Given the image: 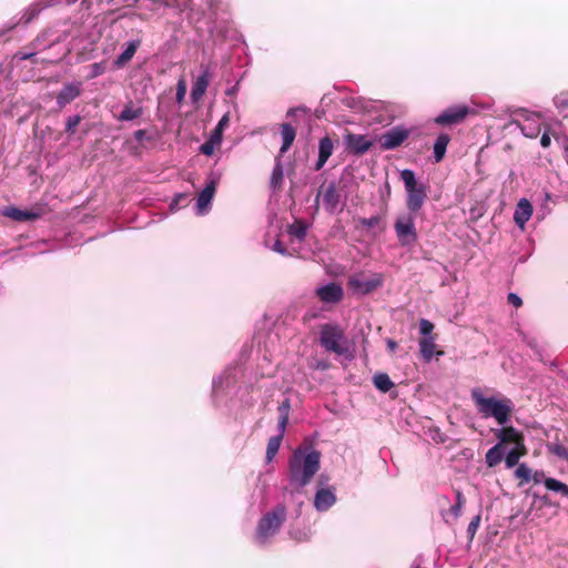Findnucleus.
Instances as JSON below:
<instances>
[{
    "label": "nucleus",
    "instance_id": "1",
    "mask_svg": "<svg viewBox=\"0 0 568 568\" xmlns=\"http://www.w3.org/2000/svg\"><path fill=\"white\" fill-rule=\"evenodd\" d=\"M304 507L302 499H282L275 505L264 506L252 536L253 544L260 548L271 546L283 524L300 519Z\"/></svg>",
    "mask_w": 568,
    "mask_h": 568
},
{
    "label": "nucleus",
    "instance_id": "2",
    "mask_svg": "<svg viewBox=\"0 0 568 568\" xmlns=\"http://www.w3.org/2000/svg\"><path fill=\"white\" fill-rule=\"evenodd\" d=\"M321 467V453L312 446H298L288 459V484L293 489L308 485Z\"/></svg>",
    "mask_w": 568,
    "mask_h": 568
},
{
    "label": "nucleus",
    "instance_id": "3",
    "mask_svg": "<svg viewBox=\"0 0 568 568\" xmlns=\"http://www.w3.org/2000/svg\"><path fill=\"white\" fill-rule=\"evenodd\" d=\"M470 397L477 413L483 418H494L500 426L507 425L515 408L510 398L501 396H485L479 387L470 390Z\"/></svg>",
    "mask_w": 568,
    "mask_h": 568
},
{
    "label": "nucleus",
    "instance_id": "4",
    "mask_svg": "<svg viewBox=\"0 0 568 568\" xmlns=\"http://www.w3.org/2000/svg\"><path fill=\"white\" fill-rule=\"evenodd\" d=\"M320 344L326 351L337 355L348 352L347 338L341 326L332 323L323 324L320 328Z\"/></svg>",
    "mask_w": 568,
    "mask_h": 568
},
{
    "label": "nucleus",
    "instance_id": "5",
    "mask_svg": "<svg viewBox=\"0 0 568 568\" xmlns=\"http://www.w3.org/2000/svg\"><path fill=\"white\" fill-rule=\"evenodd\" d=\"M541 115L527 109H517L513 112L510 124L520 129L521 133L529 139H535L540 133Z\"/></svg>",
    "mask_w": 568,
    "mask_h": 568
},
{
    "label": "nucleus",
    "instance_id": "6",
    "mask_svg": "<svg viewBox=\"0 0 568 568\" xmlns=\"http://www.w3.org/2000/svg\"><path fill=\"white\" fill-rule=\"evenodd\" d=\"M394 230L402 246H412L417 241L415 215L412 213L397 216Z\"/></svg>",
    "mask_w": 568,
    "mask_h": 568
},
{
    "label": "nucleus",
    "instance_id": "7",
    "mask_svg": "<svg viewBox=\"0 0 568 568\" xmlns=\"http://www.w3.org/2000/svg\"><path fill=\"white\" fill-rule=\"evenodd\" d=\"M221 179V173L211 171L207 175V182L204 189L199 193L195 204V213L200 216L205 215L212 207V200L214 197L216 185Z\"/></svg>",
    "mask_w": 568,
    "mask_h": 568
},
{
    "label": "nucleus",
    "instance_id": "8",
    "mask_svg": "<svg viewBox=\"0 0 568 568\" xmlns=\"http://www.w3.org/2000/svg\"><path fill=\"white\" fill-rule=\"evenodd\" d=\"M74 0H36L33 3H31L26 11L22 13L21 18L18 21H14L10 23L6 30H0V36L4 34L6 32L12 30L18 23L23 22L26 24L30 23L32 20H34L40 12L43 9L60 4V3H67L71 4Z\"/></svg>",
    "mask_w": 568,
    "mask_h": 568
},
{
    "label": "nucleus",
    "instance_id": "9",
    "mask_svg": "<svg viewBox=\"0 0 568 568\" xmlns=\"http://www.w3.org/2000/svg\"><path fill=\"white\" fill-rule=\"evenodd\" d=\"M410 130L404 125H396L382 133L378 142L382 150H395L409 136Z\"/></svg>",
    "mask_w": 568,
    "mask_h": 568
},
{
    "label": "nucleus",
    "instance_id": "10",
    "mask_svg": "<svg viewBox=\"0 0 568 568\" xmlns=\"http://www.w3.org/2000/svg\"><path fill=\"white\" fill-rule=\"evenodd\" d=\"M384 283V277L381 273H374L368 278H363L361 275H353L348 280L349 287L357 294L367 295L373 291L381 287Z\"/></svg>",
    "mask_w": 568,
    "mask_h": 568
},
{
    "label": "nucleus",
    "instance_id": "11",
    "mask_svg": "<svg viewBox=\"0 0 568 568\" xmlns=\"http://www.w3.org/2000/svg\"><path fill=\"white\" fill-rule=\"evenodd\" d=\"M467 105H453L436 116L435 122L439 125L458 124L469 114Z\"/></svg>",
    "mask_w": 568,
    "mask_h": 568
},
{
    "label": "nucleus",
    "instance_id": "12",
    "mask_svg": "<svg viewBox=\"0 0 568 568\" xmlns=\"http://www.w3.org/2000/svg\"><path fill=\"white\" fill-rule=\"evenodd\" d=\"M236 368L227 367L222 374L214 377L212 381V398L217 400L220 395L229 387L235 384Z\"/></svg>",
    "mask_w": 568,
    "mask_h": 568
},
{
    "label": "nucleus",
    "instance_id": "13",
    "mask_svg": "<svg viewBox=\"0 0 568 568\" xmlns=\"http://www.w3.org/2000/svg\"><path fill=\"white\" fill-rule=\"evenodd\" d=\"M236 368L227 367L222 374L214 377L212 381V398L217 400L220 395L229 387L235 384Z\"/></svg>",
    "mask_w": 568,
    "mask_h": 568
},
{
    "label": "nucleus",
    "instance_id": "14",
    "mask_svg": "<svg viewBox=\"0 0 568 568\" xmlns=\"http://www.w3.org/2000/svg\"><path fill=\"white\" fill-rule=\"evenodd\" d=\"M82 93V83L79 81H72L63 84L61 90L58 92L55 97V103L59 109H63L71 102H73L77 98H79Z\"/></svg>",
    "mask_w": 568,
    "mask_h": 568
},
{
    "label": "nucleus",
    "instance_id": "15",
    "mask_svg": "<svg viewBox=\"0 0 568 568\" xmlns=\"http://www.w3.org/2000/svg\"><path fill=\"white\" fill-rule=\"evenodd\" d=\"M494 435L498 439V444H510L513 447H524L523 435L513 426H501L500 428L493 429Z\"/></svg>",
    "mask_w": 568,
    "mask_h": 568
},
{
    "label": "nucleus",
    "instance_id": "16",
    "mask_svg": "<svg viewBox=\"0 0 568 568\" xmlns=\"http://www.w3.org/2000/svg\"><path fill=\"white\" fill-rule=\"evenodd\" d=\"M323 205L325 210L331 213H339L343 211V204L341 201V194L336 190L334 182L329 183L323 194Z\"/></svg>",
    "mask_w": 568,
    "mask_h": 568
},
{
    "label": "nucleus",
    "instance_id": "17",
    "mask_svg": "<svg viewBox=\"0 0 568 568\" xmlns=\"http://www.w3.org/2000/svg\"><path fill=\"white\" fill-rule=\"evenodd\" d=\"M346 148L355 155L366 153L373 145L372 141L365 135L348 133L344 138Z\"/></svg>",
    "mask_w": 568,
    "mask_h": 568
},
{
    "label": "nucleus",
    "instance_id": "18",
    "mask_svg": "<svg viewBox=\"0 0 568 568\" xmlns=\"http://www.w3.org/2000/svg\"><path fill=\"white\" fill-rule=\"evenodd\" d=\"M211 78H212V71L210 70V68L202 67L201 73L195 78V80L193 81V84H192V89H191L192 101L196 102L202 99V97L204 95V93L209 87Z\"/></svg>",
    "mask_w": 568,
    "mask_h": 568
},
{
    "label": "nucleus",
    "instance_id": "19",
    "mask_svg": "<svg viewBox=\"0 0 568 568\" xmlns=\"http://www.w3.org/2000/svg\"><path fill=\"white\" fill-rule=\"evenodd\" d=\"M407 199H406V206L408 209V213H416L419 211L427 197L426 194V186L423 184H419V186L410 189V191H406Z\"/></svg>",
    "mask_w": 568,
    "mask_h": 568
},
{
    "label": "nucleus",
    "instance_id": "20",
    "mask_svg": "<svg viewBox=\"0 0 568 568\" xmlns=\"http://www.w3.org/2000/svg\"><path fill=\"white\" fill-rule=\"evenodd\" d=\"M287 523H290L288 535L293 540L305 542L311 539L312 530L305 525V523H308L307 520L303 521V518H300L297 520H288Z\"/></svg>",
    "mask_w": 568,
    "mask_h": 568
},
{
    "label": "nucleus",
    "instance_id": "21",
    "mask_svg": "<svg viewBox=\"0 0 568 568\" xmlns=\"http://www.w3.org/2000/svg\"><path fill=\"white\" fill-rule=\"evenodd\" d=\"M532 205L527 199L523 197L518 201L514 213V221L521 231L525 230L526 223L532 215Z\"/></svg>",
    "mask_w": 568,
    "mask_h": 568
},
{
    "label": "nucleus",
    "instance_id": "22",
    "mask_svg": "<svg viewBox=\"0 0 568 568\" xmlns=\"http://www.w3.org/2000/svg\"><path fill=\"white\" fill-rule=\"evenodd\" d=\"M318 297L324 303H337L343 297V288L336 283H328L317 288Z\"/></svg>",
    "mask_w": 568,
    "mask_h": 568
},
{
    "label": "nucleus",
    "instance_id": "23",
    "mask_svg": "<svg viewBox=\"0 0 568 568\" xmlns=\"http://www.w3.org/2000/svg\"><path fill=\"white\" fill-rule=\"evenodd\" d=\"M302 501L304 503L305 507H304L303 516L301 518H303V521L304 520L310 521L311 520L310 513L313 509H315L317 513H325L329 508L333 507L336 499H313L312 504L310 503L311 499H308L307 503H305L304 500H302Z\"/></svg>",
    "mask_w": 568,
    "mask_h": 568
},
{
    "label": "nucleus",
    "instance_id": "24",
    "mask_svg": "<svg viewBox=\"0 0 568 568\" xmlns=\"http://www.w3.org/2000/svg\"><path fill=\"white\" fill-rule=\"evenodd\" d=\"M334 150V143L329 136H324L318 142V158L314 169L320 171L323 169Z\"/></svg>",
    "mask_w": 568,
    "mask_h": 568
},
{
    "label": "nucleus",
    "instance_id": "25",
    "mask_svg": "<svg viewBox=\"0 0 568 568\" xmlns=\"http://www.w3.org/2000/svg\"><path fill=\"white\" fill-rule=\"evenodd\" d=\"M140 45V40H131L126 43V48L123 52L114 60L113 64L116 69L122 68L125 63H128L133 55L135 54L138 48Z\"/></svg>",
    "mask_w": 568,
    "mask_h": 568
},
{
    "label": "nucleus",
    "instance_id": "26",
    "mask_svg": "<svg viewBox=\"0 0 568 568\" xmlns=\"http://www.w3.org/2000/svg\"><path fill=\"white\" fill-rule=\"evenodd\" d=\"M281 135L282 146L280 151L283 154L292 146L296 136V130L290 123H283L281 125Z\"/></svg>",
    "mask_w": 568,
    "mask_h": 568
},
{
    "label": "nucleus",
    "instance_id": "27",
    "mask_svg": "<svg viewBox=\"0 0 568 568\" xmlns=\"http://www.w3.org/2000/svg\"><path fill=\"white\" fill-rule=\"evenodd\" d=\"M277 432H278L277 435L272 436L267 442L266 455H265L266 463L273 462V459L275 458V456L278 453V449L281 447V444H282L285 433H282L281 430H277Z\"/></svg>",
    "mask_w": 568,
    "mask_h": 568
},
{
    "label": "nucleus",
    "instance_id": "28",
    "mask_svg": "<svg viewBox=\"0 0 568 568\" xmlns=\"http://www.w3.org/2000/svg\"><path fill=\"white\" fill-rule=\"evenodd\" d=\"M143 114L142 106H134L132 102L124 105L121 113L118 115V120L122 122L133 121Z\"/></svg>",
    "mask_w": 568,
    "mask_h": 568
},
{
    "label": "nucleus",
    "instance_id": "29",
    "mask_svg": "<svg viewBox=\"0 0 568 568\" xmlns=\"http://www.w3.org/2000/svg\"><path fill=\"white\" fill-rule=\"evenodd\" d=\"M4 215L8 217H11L14 221L22 222V221H32L38 217V213H34L32 211H24L20 210L18 207H8L4 211Z\"/></svg>",
    "mask_w": 568,
    "mask_h": 568
},
{
    "label": "nucleus",
    "instance_id": "30",
    "mask_svg": "<svg viewBox=\"0 0 568 568\" xmlns=\"http://www.w3.org/2000/svg\"><path fill=\"white\" fill-rule=\"evenodd\" d=\"M435 338L434 337H422L419 339V351L425 362H430L435 355Z\"/></svg>",
    "mask_w": 568,
    "mask_h": 568
},
{
    "label": "nucleus",
    "instance_id": "31",
    "mask_svg": "<svg viewBox=\"0 0 568 568\" xmlns=\"http://www.w3.org/2000/svg\"><path fill=\"white\" fill-rule=\"evenodd\" d=\"M504 456L505 449L500 444L497 443L495 446L488 449L485 456V460L489 467H495L503 460Z\"/></svg>",
    "mask_w": 568,
    "mask_h": 568
},
{
    "label": "nucleus",
    "instance_id": "32",
    "mask_svg": "<svg viewBox=\"0 0 568 568\" xmlns=\"http://www.w3.org/2000/svg\"><path fill=\"white\" fill-rule=\"evenodd\" d=\"M448 134H439L434 143V160L440 162L446 153L447 145L449 143Z\"/></svg>",
    "mask_w": 568,
    "mask_h": 568
},
{
    "label": "nucleus",
    "instance_id": "33",
    "mask_svg": "<svg viewBox=\"0 0 568 568\" xmlns=\"http://www.w3.org/2000/svg\"><path fill=\"white\" fill-rule=\"evenodd\" d=\"M278 423H277V430H281L282 433H285L286 425L288 423V416H290V409H291V402L288 398H285L280 405H278Z\"/></svg>",
    "mask_w": 568,
    "mask_h": 568
},
{
    "label": "nucleus",
    "instance_id": "34",
    "mask_svg": "<svg viewBox=\"0 0 568 568\" xmlns=\"http://www.w3.org/2000/svg\"><path fill=\"white\" fill-rule=\"evenodd\" d=\"M308 225L304 221H295L287 226V233L302 242L306 237Z\"/></svg>",
    "mask_w": 568,
    "mask_h": 568
},
{
    "label": "nucleus",
    "instance_id": "35",
    "mask_svg": "<svg viewBox=\"0 0 568 568\" xmlns=\"http://www.w3.org/2000/svg\"><path fill=\"white\" fill-rule=\"evenodd\" d=\"M374 386L382 393H387L394 387L393 381L386 373H377L373 376Z\"/></svg>",
    "mask_w": 568,
    "mask_h": 568
},
{
    "label": "nucleus",
    "instance_id": "36",
    "mask_svg": "<svg viewBox=\"0 0 568 568\" xmlns=\"http://www.w3.org/2000/svg\"><path fill=\"white\" fill-rule=\"evenodd\" d=\"M463 499H457V503L450 506L447 510H442V517L446 524H452L462 515Z\"/></svg>",
    "mask_w": 568,
    "mask_h": 568
},
{
    "label": "nucleus",
    "instance_id": "37",
    "mask_svg": "<svg viewBox=\"0 0 568 568\" xmlns=\"http://www.w3.org/2000/svg\"><path fill=\"white\" fill-rule=\"evenodd\" d=\"M545 488L549 491L560 495L561 497H568V486L558 479L549 477L546 481Z\"/></svg>",
    "mask_w": 568,
    "mask_h": 568
},
{
    "label": "nucleus",
    "instance_id": "38",
    "mask_svg": "<svg viewBox=\"0 0 568 568\" xmlns=\"http://www.w3.org/2000/svg\"><path fill=\"white\" fill-rule=\"evenodd\" d=\"M230 124V112H226L219 121L214 130L211 132L210 136L213 138L214 141L222 142L223 132Z\"/></svg>",
    "mask_w": 568,
    "mask_h": 568
},
{
    "label": "nucleus",
    "instance_id": "39",
    "mask_svg": "<svg viewBox=\"0 0 568 568\" xmlns=\"http://www.w3.org/2000/svg\"><path fill=\"white\" fill-rule=\"evenodd\" d=\"M314 497H335V488L329 486L327 479L321 476Z\"/></svg>",
    "mask_w": 568,
    "mask_h": 568
},
{
    "label": "nucleus",
    "instance_id": "40",
    "mask_svg": "<svg viewBox=\"0 0 568 568\" xmlns=\"http://www.w3.org/2000/svg\"><path fill=\"white\" fill-rule=\"evenodd\" d=\"M520 450L525 452V446L524 447H513L505 455V464H506L507 468H513L518 464L520 455H521Z\"/></svg>",
    "mask_w": 568,
    "mask_h": 568
},
{
    "label": "nucleus",
    "instance_id": "41",
    "mask_svg": "<svg viewBox=\"0 0 568 568\" xmlns=\"http://www.w3.org/2000/svg\"><path fill=\"white\" fill-rule=\"evenodd\" d=\"M400 179L404 182L405 190L410 191V189L419 186L416 182V176L414 171L409 169H405L400 172Z\"/></svg>",
    "mask_w": 568,
    "mask_h": 568
},
{
    "label": "nucleus",
    "instance_id": "42",
    "mask_svg": "<svg viewBox=\"0 0 568 568\" xmlns=\"http://www.w3.org/2000/svg\"><path fill=\"white\" fill-rule=\"evenodd\" d=\"M554 103L560 114L568 115V93L561 92L554 98Z\"/></svg>",
    "mask_w": 568,
    "mask_h": 568
},
{
    "label": "nucleus",
    "instance_id": "43",
    "mask_svg": "<svg viewBox=\"0 0 568 568\" xmlns=\"http://www.w3.org/2000/svg\"><path fill=\"white\" fill-rule=\"evenodd\" d=\"M480 520H481V516H480V514H477L476 516L473 517V519L468 524L467 537H468L469 542H471L474 540V537H475V535L478 530V527L480 525Z\"/></svg>",
    "mask_w": 568,
    "mask_h": 568
},
{
    "label": "nucleus",
    "instance_id": "44",
    "mask_svg": "<svg viewBox=\"0 0 568 568\" xmlns=\"http://www.w3.org/2000/svg\"><path fill=\"white\" fill-rule=\"evenodd\" d=\"M106 70L105 62H95L90 65V73L88 74V79L92 80L100 75H102Z\"/></svg>",
    "mask_w": 568,
    "mask_h": 568
},
{
    "label": "nucleus",
    "instance_id": "45",
    "mask_svg": "<svg viewBox=\"0 0 568 568\" xmlns=\"http://www.w3.org/2000/svg\"><path fill=\"white\" fill-rule=\"evenodd\" d=\"M222 142L220 141H214L212 136L209 138L207 141H205L201 146H200V151L201 153H203L204 155H212L214 153V150L217 145H220Z\"/></svg>",
    "mask_w": 568,
    "mask_h": 568
},
{
    "label": "nucleus",
    "instance_id": "46",
    "mask_svg": "<svg viewBox=\"0 0 568 568\" xmlns=\"http://www.w3.org/2000/svg\"><path fill=\"white\" fill-rule=\"evenodd\" d=\"M283 176H284V173H283L282 165L280 162H277L272 171V176H271L272 185L275 187L278 184H281V182L283 181Z\"/></svg>",
    "mask_w": 568,
    "mask_h": 568
},
{
    "label": "nucleus",
    "instance_id": "47",
    "mask_svg": "<svg viewBox=\"0 0 568 568\" xmlns=\"http://www.w3.org/2000/svg\"><path fill=\"white\" fill-rule=\"evenodd\" d=\"M531 469L526 464H520L515 474L518 478H521L525 483H529L531 479Z\"/></svg>",
    "mask_w": 568,
    "mask_h": 568
},
{
    "label": "nucleus",
    "instance_id": "48",
    "mask_svg": "<svg viewBox=\"0 0 568 568\" xmlns=\"http://www.w3.org/2000/svg\"><path fill=\"white\" fill-rule=\"evenodd\" d=\"M434 329V325L428 320L422 318L419 321V333L423 337H434L432 332Z\"/></svg>",
    "mask_w": 568,
    "mask_h": 568
},
{
    "label": "nucleus",
    "instance_id": "49",
    "mask_svg": "<svg viewBox=\"0 0 568 568\" xmlns=\"http://www.w3.org/2000/svg\"><path fill=\"white\" fill-rule=\"evenodd\" d=\"M81 121V116L80 115H72V116H69L67 119V122H65V131L70 134H73L74 131H75V128L78 126V124L80 123Z\"/></svg>",
    "mask_w": 568,
    "mask_h": 568
},
{
    "label": "nucleus",
    "instance_id": "50",
    "mask_svg": "<svg viewBox=\"0 0 568 568\" xmlns=\"http://www.w3.org/2000/svg\"><path fill=\"white\" fill-rule=\"evenodd\" d=\"M381 222V217L378 215H373L371 217H361L358 220V223L362 225V226H365L367 229H372V227H375L376 225H378Z\"/></svg>",
    "mask_w": 568,
    "mask_h": 568
},
{
    "label": "nucleus",
    "instance_id": "51",
    "mask_svg": "<svg viewBox=\"0 0 568 568\" xmlns=\"http://www.w3.org/2000/svg\"><path fill=\"white\" fill-rule=\"evenodd\" d=\"M549 477L546 476L544 471H535L531 473V479L535 486L544 485L546 487V481Z\"/></svg>",
    "mask_w": 568,
    "mask_h": 568
},
{
    "label": "nucleus",
    "instance_id": "52",
    "mask_svg": "<svg viewBox=\"0 0 568 568\" xmlns=\"http://www.w3.org/2000/svg\"><path fill=\"white\" fill-rule=\"evenodd\" d=\"M187 200V195L186 194H183V193H180L178 194L173 201L171 202L170 204V210L171 211H174L179 207V205L182 203V202H185Z\"/></svg>",
    "mask_w": 568,
    "mask_h": 568
},
{
    "label": "nucleus",
    "instance_id": "53",
    "mask_svg": "<svg viewBox=\"0 0 568 568\" xmlns=\"http://www.w3.org/2000/svg\"><path fill=\"white\" fill-rule=\"evenodd\" d=\"M507 301L509 304H511L515 307H519L523 305L521 297L516 293H509L507 296Z\"/></svg>",
    "mask_w": 568,
    "mask_h": 568
},
{
    "label": "nucleus",
    "instance_id": "54",
    "mask_svg": "<svg viewBox=\"0 0 568 568\" xmlns=\"http://www.w3.org/2000/svg\"><path fill=\"white\" fill-rule=\"evenodd\" d=\"M272 250L281 255H287V250L280 240L275 241L272 245Z\"/></svg>",
    "mask_w": 568,
    "mask_h": 568
},
{
    "label": "nucleus",
    "instance_id": "55",
    "mask_svg": "<svg viewBox=\"0 0 568 568\" xmlns=\"http://www.w3.org/2000/svg\"><path fill=\"white\" fill-rule=\"evenodd\" d=\"M307 109L305 106H296V108H291L288 109V111L286 112V116L287 118H293V116H296V114L298 112H306Z\"/></svg>",
    "mask_w": 568,
    "mask_h": 568
},
{
    "label": "nucleus",
    "instance_id": "56",
    "mask_svg": "<svg viewBox=\"0 0 568 568\" xmlns=\"http://www.w3.org/2000/svg\"><path fill=\"white\" fill-rule=\"evenodd\" d=\"M184 95H185V84L183 81H180L178 84V92H176L178 101L183 100Z\"/></svg>",
    "mask_w": 568,
    "mask_h": 568
},
{
    "label": "nucleus",
    "instance_id": "57",
    "mask_svg": "<svg viewBox=\"0 0 568 568\" xmlns=\"http://www.w3.org/2000/svg\"><path fill=\"white\" fill-rule=\"evenodd\" d=\"M524 341L527 343V345L531 348H537V341L535 337H529L527 335H523Z\"/></svg>",
    "mask_w": 568,
    "mask_h": 568
},
{
    "label": "nucleus",
    "instance_id": "58",
    "mask_svg": "<svg viewBox=\"0 0 568 568\" xmlns=\"http://www.w3.org/2000/svg\"><path fill=\"white\" fill-rule=\"evenodd\" d=\"M551 143L550 136L547 133H544L540 138V145L542 148H548Z\"/></svg>",
    "mask_w": 568,
    "mask_h": 568
},
{
    "label": "nucleus",
    "instance_id": "59",
    "mask_svg": "<svg viewBox=\"0 0 568 568\" xmlns=\"http://www.w3.org/2000/svg\"><path fill=\"white\" fill-rule=\"evenodd\" d=\"M554 452H555L556 455H558L560 457H567L568 456V450L566 448H564L562 446H560V445L556 446Z\"/></svg>",
    "mask_w": 568,
    "mask_h": 568
},
{
    "label": "nucleus",
    "instance_id": "60",
    "mask_svg": "<svg viewBox=\"0 0 568 568\" xmlns=\"http://www.w3.org/2000/svg\"><path fill=\"white\" fill-rule=\"evenodd\" d=\"M146 135V132L144 130H138L134 132V139L136 141H142Z\"/></svg>",
    "mask_w": 568,
    "mask_h": 568
},
{
    "label": "nucleus",
    "instance_id": "61",
    "mask_svg": "<svg viewBox=\"0 0 568 568\" xmlns=\"http://www.w3.org/2000/svg\"><path fill=\"white\" fill-rule=\"evenodd\" d=\"M387 347L390 352H394L397 347V343L393 339H387Z\"/></svg>",
    "mask_w": 568,
    "mask_h": 568
},
{
    "label": "nucleus",
    "instance_id": "62",
    "mask_svg": "<svg viewBox=\"0 0 568 568\" xmlns=\"http://www.w3.org/2000/svg\"><path fill=\"white\" fill-rule=\"evenodd\" d=\"M34 53L30 52V53H19V59L20 60H28L30 59L31 57H33Z\"/></svg>",
    "mask_w": 568,
    "mask_h": 568
},
{
    "label": "nucleus",
    "instance_id": "63",
    "mask_svg": "<svg viewBox=\"0 0 568 568\" xmlns=\"http://www.w3.org/2000/svg\"><path fill=\"white\" fill-rule=\"evenodd\" d=\"M410 568H422V561L419 559H415L412 562Z\"/></svg>",
    "mask_w": 568,
    "mask_h": 568
},
{
    "label": "nucleus",
    "instance_id": "64",
    "mask_svg": "<svg viewBox=\"0 0 568 568\" xmlns=\"http://www.w3.org/2000/svg\"><path fill=\"white\" fill-rule=\"evenodd\" d=\"M548 499H544V498H540V499H534V504L532 505H536L537 501H540V505H542L544 501H547Z\"/></svg>",
    "mask_w": 568,
    "mask_h": 568
}]
</instances>
